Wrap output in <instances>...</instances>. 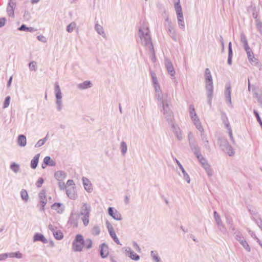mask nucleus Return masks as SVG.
<instances>
[{
  "label": "nucleus",
  "instance_id": "1",
  "mask_svg": "<svg viewBox=\"0 0 262 262\" xmlns=\"http://www.w3.org/2000/svg\"><path fill=\"white\" fill-rule=\"evenodd\" d=\"M138 35L142 45L148 48L149 51L154 55V48L151 41L150 31L148 27L145 24H143L139 28Z\"/></svg>",
  "mask_w": 262,
  "mask_h": 262
},
{
  "label": "nucleus",
  "instance_id": "2",
  "mask_svg": "<svg viewBox=\"0 0 262 262\" xmlns=\"http://www.w3.org/2000/svg\"><path fill=\"white\" fill-rule=\"evenodd\" d=\"M205 79L208 103L210 106H211L213 95V86L212 76L208 68H206L205 70Z\"/></svg>",
  "mask_w": 262,
  "mask_h": 262
},
{
  "label": "nucleus",
  "instance_id": "3",
  "mask_svg": "<svg viewBox=\"0 0 262 262\" xmlns=\"http://www.w3.org/2000/svg\"><path fill=\"white\" fill-rule=\"evenodd\" d=\"M59 186L61 189H65L66 190V193L70 199L75 200L77 197L75 184L74 181H67L66 185L63 181H59Z\"/></svg>",
  "mask_w": 262,
  "mask_h": 262
},
{
  "label": "nucleus",
  "instance_id": "4",
  "mask_svg": "<svg viewBox=\"0 0 262 262\" xmlns=\"http://www.w3.org/2000/svg\"><path fill=\"white\" fill-rule=\"evenodd\" d=\"M217 143L221 149L227 153L229 156H232L234 155L235 152L233 148L225 137H219L218 138Z\"/></svg>",
  "mask_w": 262,
  "mask_h": 262
},
{
  "label": "nucleus",
  "instance_id": "5",
  "mask_svg": "<svg viewBox=\"0 0 262 262\" xmlns=\"http://www.w3.org/2000/svg\"><path fill=\"white\" fill-rule=\"evenodd\" d=\"M91 210V207L90 205H88L86 203H83L81 207L80 212V213H78L80 215H83L82 220L83 225L85 226L88 225L89 223V217Z\"/></svg>",
  "mask_w": 262,
  "mask_h": 262
},
{
  "label": "nucleus",
  "instance_id": "6",
  "mask_svg": "<svg viewBox=\"0 0 262 262\" xmlns=\"http://www.w3.org/2000/svg\"><path fill=\"white\" fill-rule=\"evenodd\" d=\"M174 7L177 16L179 26L181 29L184 30L185 28V23L180 0H178L174 3Z\"/></svg>",
  "mask_w": 262,
  "mask_h": 262
},
{
  "label": "nucleus",
  "instance_id": "7",
  "mask_svg": "<svg viewBox=\"0 0 262 262\" xmlns=\"http://www.w3.org/2000/svg\"><path fill=\"white\" fill-rule=\"evenodd\" d=\"M161 103L162 104L163 114L164 115L168 123L171 122V121L174 120L173 114L169 107L168 101L166 100L163 99L162 100Z\"/></svg>",
  "mask_w": 262,
  "mask_h": 262
},
{
  "label": "nucleus",
  "instance_id": "8",
  "mask_svg": "<svg viewBox=\"0 0 262 262\" xmlns=\"http://www.w3.org/2000/svg\"><path fill=\"white\" fill-rule=\"evenodd\" d=\"M84 239L81 234H77L72 243V249L75 252H80L84 246Z\"/></svg>",
  "mask_w": 262,
  "mask_h": 262
},
{
  "label": "nucleus",
  "instance_id": "9",
  "mask_svg": "<svg viewBox=\"0 0 262 262\" xmlns=\"http://www.w3.org/2000/svg\"><path fill=\"white\" fill-rule=\"evenodd\" d=\"M54 92L56 99V104L57 106V110L58 112H60L62 108V93L60 86L57 82H56L54 84Z\"/></svg>",
  "mask_w": 262,
  "mask_h": 262
},
{
  "label": "nucleus",
  "instance_id": "10",
  "mask_svg": "<svg viewBox=\"0 0 262 262\" xmlns=\"http://www.w3.org/2000/svg\"><path fill=\"white\" fill-rule=\"evenodd\" d=\"M80 214L74 212L72 211L70 214L68 224L72 225L73 227L77 228L78 227V221L79 219Z\"/></svg>",
  "mask_w": 262,
  "mask_h": 262
},
{
  "label": "nucleus",
  "instance_id": "11",
  "mask_svg": "<svg viewBox=\"0 0 262 262\" xmlns=\"http://www.w3.org/2000/svg\"><path fill=\"white\" fill-rule=\"evenodd\" d=\"M16 7V3L14 0H9L7 5L6 12L9 16L14 17V10Z\"/></svg>",
  "mask_w": 262,
  "mask_h": 262
},
{
  "label": "nucleus",
  "instance_id": "12",
  "mask_svg": "<svg viewBox=\"0 0 262 262\" xmlns=\"http://www.w3.org/2000/svg\"><path fill=\"white\" fill-rule=\"evenodd\" d=\"M168 123L169 125H170L173 132L178 140L180 141L182 139V136L180 127L174 123L173 121H172L171 122Z\"/></svg>",
  "mask_w": 262,
  "mask_h": 262
},
{
  "label": "nucleus",
  "instance_id": "13",
  "mask_svg": "<svg viewBox=\"0 0 262 262\" xmlns=\"http://www.w3.org/2000/svg\"><path fill=\"white\" fill-rule=\"evenodd\" d=\"M108 213L114 220L120 221L122 220L121 214L114 208L110 207L108 208Z\"/></svg>",
  "mask_w": 262,
  "mask_h": 262
},
{
  "label": "nucleus",
  "instance_id": "14",
  "mask_svg": "<svg viewBox=\"0 0 262 262\" xmlns=\"http://www.w3.org/2000/svg\"><path fill=\"white\" fill-rule=\"evenodd\" d=\"M165 66L168 74H170L171 76L174 77L175 75V70L170 60L168 59H165Z\"/></svg>",
  "mask_w": 262,
  "mask_h": 262
},
{
  "label": "nucleus",
  "instance_id": "15",
  "mask_svg": "<svg viewBox=\"0 0 262 262\" xmlns=\"http://www.w3.org/2000/svg\"><path fill=\"white\" fill-rule=\"evenodd\" d=\"M100 255L102 258H105L108 255V247L105 243L101 244L100 246Z\"/></svg>",
  "mask_w": 262,
  "mask_h": 262
},
{
  "label": "nucleus",
  "instance_id": "16",
  "mask_svg": "<svg viewBox=\"0 0 262 262\" xmlns=\"http://www.w3.org/2000/svg\"><path fill=\"white\" fill-rule=\"evenodd\" d=\"M125 253L126 255L128 256L133 260L137 261L140 259V256L135 253L129 247L126 248Z\"/></svg>",
  "mask_w": 262,
  "mask_h": 262
},
{
  "label": "nucleus",
  "instance_id": "17",
  "mask_svg": "<svg viewBox=\"0 0 262 262\" xmlns=\"http://www.w3.org/2000/svg\"><path fill=\"white\" fill-rule=\"evenodd\" d=\"M225 217L226 223L228 225L229 229L232 230L233 232L235 231L236 229L233 225V220L232 217L228 214H225Z\"/></svg>",
  "mask_w": 262,
  "mask_h": 262
},
{
  "label": "nucleus",
  "instance_id": "18",
  "mask_svg": "<svg viewBox=\"0 0 262 262\" xmlns=\"http://www.w3.org/2000/svg\"><path fill=\"white\" fill-rule=\"evenodd\" d=\"M231 86L230 85L226 84V90L225 91V96L226 99V101L229 103L230 105L232 106V101L231 98Z\"/></svg>",
  "mask_w": 262,
  "mask_h": 262
},
{
  "label": "nucleus",
  "instance_id": "19",
  "mask_svg": "<svg viewBox=\"0 0 262 262\" xmlns=\"http://www.w3.org/2000/svg\"><path fill=\"white\" fill-rule=\"evenodd\" d=\"M248 60L251 65L256 67L259 70L261 69V63L259 61V60L257 58H255L254 56L249 59Z\"/></svg>",
  "mask_w": 262,
  "mask_h": 262
},
{
  "label": "nucleus",
  "instance_id": "20",
  "mask_svg": "<svg viewBox=\"0 0 262 262\" xmlns=\"http://www.w3.org/2000/svg\"><path fill=\"white\" fill-rule=\"evenodd\" d=\"M92 85L93 84L90 81L86 80L82 83H79L77 86L79 90H85L91 88Z\"/></svg>",
  "mask_w": 262,
  "mask_h": 262
},
{
  "label": "nucleus",
  "instance_id": "21",
  "mask_svg": "<svg viewBox=\"0 0 262 262\" xmlns=\"http://www.w3.org/2000/svg\"><path fill=\"white\" fill-rule=\"evenodd\" d=\"M54 177L56 180H62L66 178V173L64 171L58 170L55 172Z\"/></svg>",
  "mask_w": 262,
  "mask_h": 262
},
{
  "label": "nucleus",
  "instance_id": "22",
  "mask_svg": "<svg viewBox=\"0 0 262 262\" xmlns=\"http://www.w3.org/2000/svg\"><path fill=\"white\" fill-rule=\"evenodd\" d=\"M27 143L26 137L24 135H19L17 138V144L21 147H24Z\"/></svg>",
  "mask_w": 262,
  "mask_h": 262
},
{
  "label": "nucleus",
  "instance_id": "23",
  "mask_svg": "<svg viewBox=\"0 0 262 262\" xmlns=\"http://www.w3.org/2000/svg\"><path fill=\"white\" fill-rule=\"evenodd\" d=\"M39 154L36 155L31 161L30 166L32 169H34L37 167L39 161Z\"/></svg>",
  "mask_w": 262,
  "mask_h": 262
},
{
  "label": "nucleus",
  "instance_id": "24",
  "mask_svg": "<svg viewBox=\"0 0 262 262\" xmlns=\"http://www.w3.org/2000/svg\"><path fill=\"white\" fill-rule=\"evenodd\" d=\"M233 56V51L232 49V43L229 42L228 44V56L227 63L229 65H231L232 63V58Z\"/></svg>",
  "mask_w": 262,
  "mask_h": 262
},
{
  "label": "nucleus",
  "instance_id": "25",
  "mask_svg": "<svg viewBox=\"0 0 262 262\" xmlns=\"http://www.w3.org/2000/svg\"><path fill=\"white\" fill-rule=\"evenodd\" d=\"M189 146L190 147L191 150L193 152V154L198 152L200 150V148L198 146V144L196 143V142L194 141H190L189 143Z\"/></svg>",
  "mask_w": 262,
  "mask_h": 262
},
{
  "label": "nucleus",
  "instance_id": "26",
  "mask_svg": "<svg viewBox=\"0 0 262 262\" xmlns=\"http://www.w3.org/2000/svg\"><path fill=\"white\" fill-rule=\"evenodd\" d=\"M43 163L47 166H54L56 163L53 161L50 156H46L44 158Z\"/></svg>",
  "mask_w": 262,
  "mask_h": 262
},
{
  "label": "nucleus",
  "instance_id": "27",
  "mask_svg": "<svg viewBox=\"0 0 262 262\" xmlns=\"http://www.w3.org/2000/svg\"><path fill=\"white\" fill-rule=\"evenodd\" d=\"M18 30L21 31H25V32H34L36 30L33 27H28L26 26L25 24H22L19 28Z\"/></svg>",
  "mask_w": 262,
  "mask_h": 262
},
{
  "label": "nucleus",
  "instance_id": "28",
  "mask_svg": "<svg viewBox=\"0 0 262 262\" xmlns=\"http://www.w3.org/2000/svg\"><path fill=\"white\" fill-rule=\"evenodd\" d=\"M95 29L99 34L102 35L104 38L106 37V35L104 32L102 26L98 24H96L95 26Z\"/></svg>",
  "mask_w": 262,
  "mask_h": 262
},
{
  "label": "nucleus",
  "instance_id": "29",
  "mask_svg": "<svg viewBox=\"0 0 262 262\" xmlns=\"http://www.w3.org/2000/svg\"><path fill=\"white\" fill-rule=\"evenodd\" d=\"M91 181H83V184L85 190L88 192H91L93 190L92 184Z\"/></svg>",
  "mask_w": 262,
  "mask_h": 262
},
{
  "label": "nucleus",
  "instance_id": "30",
  "mask_svg": "<svg viewBox=\"0 0 262 262\" xmlns=\"http://www.w3.org/2000/svg\"><path fill=\"white\" fill-rule=\"evenodd\" d=\"M20 197L23 201L27 202L29 200L28 193L26 190L23 189L20 191Z\"/></svg>",
  "mask_w": 262,
  "mask_h": 262
},
{
  "label": "nucleus",
  "instance_id": "31",
  "mask_svg": "<svg viewBox=\"0 0 262 262\" xmlns=\"http://www.w3.org/2000/svg\"><path fill=\"white\" fill-rule=\"evenodd\" d=\"M189 114L192 120L197 118V115L195 112V109L193 105H189Z\"/></svg>",
  "mask_w": 262,
  "mask_h": 262
},
{
  "label": "nucleus",
  "instance_id": "32",
  "mask_svg": "<svg viewBox=\"0 0 262 262\" xmlns=\"http://www.w3.org/2000/svg\"><path fill=\"white\" fill-rule=\"evenodd\" d=\"M214 217L215 221L217 225V227L221 226L223 224V222L220 217V216L218 214L216 211H214L213 212Z\"/></svg>",
  "mask_w": 262,
  "mask_h": 262
},
{
  "label": "nucleus",
  "instance_id": "33",
  "mask_svg": "<svg viewBox=\"0 0 262 262\" xmlns=\"http://www.w3.org/2000/svg\"><path fill=\"white\" fill-rule=\"evenodd\" d=\"M194 124L195 125L196 128L200 131L202 132L204 130V129L201 125V123L200 122L199 118L197 117V118H195L193 120Z\"/></svg>",
  "mask_w": 262,
  "mask_h": 262
},
{
  "label": "nucleus",
  "instance_id": "34",
  "mask_svg": "<svg viewBox=\"0 0 262 262\" xmlns=\"http://www.w3.org/2000/svg\"><path fill=\"white\" fill-rule=\"evenodd\" d=\"M121 152L123 156H124L127 150V146L126 143L124 141H122L120 143Z\"/></svg>",
  "mask_w": 262,
  "mask_h": 262
},
{
  "label": "nucleus",
  "instance_id": "35",
  "mask_svg": "<svg viewBox=\"0 0 262 262\" xmlns=\"http://www.w3.org/2000/svg\"><path fill=\"white\" fill-rule=\"evenodd\" d=\"M176 162H177V164L178 165L179 168L182 170V171L184 174V178L185 179V180H188H188H190L188 174L185 172L182 164L180 163V162L177 159H176Z\"/></svg>",
  "mask_w": 262,
  "mask_h": 262
},
{
  "label": "nucleus",
  "instance_id": "36",
  "mask_svg": "<svg viewBox=\"0 0 262 262\" xmlns=\"http://www.w3.org/2000/svg\"><path fill=\"white\" fill-rule=\"evenodd\" d=\"M61 205L62 204L60 203H55L51 206V208L52 209L57 210L58 213H61L63 210L61 209L60 210L59 209Z\"/></svg>",
  "mask_w": 262,
  "mask_h": 262
},
{
  "label": "nucleus",
  "instance_id": "37",
  "mask_svg": "<svg viewBox=\"0 0 262 262\" xmlns=\"http://www.w3.org/2000/svg\"><path fill=\"white\" fill-rule=\"evenodd\" d=\"M10 169L15 173L18 172L20 170L19 164L13 162L10 165Z\"/></svg>",
  "mask_w": 262,
  "mask_h": 262
},
{
  "label": "nucleus",
  "instance_id": "38",
  "mask_svg": "<svg viewBox=\"0 0 262 262\" xmlns=\"http://www.w3.org/2000/svg\"><path fill=\"white\" fill-rule=\"evenodd\" d=\"M244 48L246 52V53L247 54L248 59H250L252 57L254 56L253 53L251 49V48L249 47V45L247 46H246Z\"/></svg>",
  "mask_w": 262,
  "mask_h": 262
},
{
  "label": "nucleus",
  "instance_id": "39",
  "mask_svg": "<svg viewBox=\"0 0 262 262\" xmlns=\"http://www.w3.org/2000/svg\"><path fill=\"white\" fill-rule=\"evenodd\" d=\"M110 235L111 237L113 239L114 241L118 245H121V244L120 243V241L117 237L115 232L114 231H110Z\"/></svg>",
  "mask_w": 262,
  "mask_h": 262
},
{
  "label": "nucleus",
  "instance_id": "40",
  "mask_svg": "<svg viewBox=\"0 0 262 262\" xmlns=\"http://www.w3.org/2000/svg\"><path fill=\"white\" fill-rule=\"evenodd\" d=\"M53 235L54 237L57 240H60L63 237V233L60 230H58L56 231Z\"/></svg>",
  "mask_w": 262,
  "mask_h": 262
},
{
  "label": "nucleus",
  "instance_id": "41",
  "mask_svg": "<svg viewBox=\"0 0 262 262\" xmlns=\"http://www.w3.org/2000/svg\"><path fill=\"white\" fill-rule=\"evenodd\" d=\"M91 233L93 235H98L100 233V229L98 226H95L92 229Z\"/></svg>",
  "mask_w": 262,
  "mask_h": 262
},
{
  "label": "nucleus",
  "instance_id": "42",
  "mask_svg": "<svg viewBox=\"0 0 262 262\" xmlns=\"http://www.w3.org/2000/svg\"><path fill=\"white\" fill-rule=\"evenodd\" d=\"M240 244L243 246V247L247 251H251V248L246 240L244 239L243 241H240Z\"/></svg>",
  "mask_w": 262,
  "mask_h": 262
},
{
  "label": "nucleus",
  "instance_id": "43",
  "mask_svg": "<svg viewBox=\"0 0 262 262\" xmlns=\"http://www.w3.org/2000/svg\"><path fill=\"white\" fill-rule=\"evenodd\" d=\"M226 128L229 131V137H230V138L231 140L233 142H234V139H233V135H232V130H231V128L230 127L229 121H227V123H226Z\"/></svg>",
  "mask_w": 262,
  "mask_h": 262
},
{
  "label": "nucleus",
  "instance_id": "44",
  "mask_svg": "<svg viewBox=\"0 0 262 262\" xmlns=\"http://www.w3.org/2000/svg\"><path fill=\"white\" fill-rule=\"evenodd\" d=\"M150 254L153 259L155 260L156 262H158L161 260L160 257L159 256L158 253L155 251H151L150 252Z\"/></svg>",
  "mask_w": 262,
  "mask_h": 262
},
{
  "label": "nucleus",
  "instance_id": "45",
  "mask_svg": "<svg viewBox=\"0 0 262 262\" xmlns=\"http://www.w3.org/2000/svg\"><path fill=\"white\" fill-rule=\"evenodd\" d=\"M84 246H85L86 248L88 249L91 248L93 244L92 239L90 238H86L85 240H84Z\"/></svg>",
  "mask_w": 262,
  "mask_h": 262
},
{
  "label": "nucleus",
  "instance_id": "46",
  "mask_svg": "<svg viewBox=\"0 0 262 262\" xmlns=\"http://www.w3.org/2000/svg\"><path fill=\"white\" fill-rule=\"evenodd\" d=\"M44 237L43 235L40 233H35L33 237V241L36 242V241H40L42 239L43 237Z\"/></svg>",
  "mask_w": 262,
  "mask_h": 262
},
{
  "label": "nucleus",
  "instance_id": "47",
  "mask_svg": "<svg viewBox=\"0 0 262 262\" xmlns=\"http://www.w3.org/2000/svg\"><path fill=\"white\" fill-rule=\"evenodd\" d=\"M241 41L243 43L244 47L248 46L247 39L244 33L241 34Z\"/></svg>",
  "mask_w": 262,
  "mask_h": 262
},
{
  "label": "nucleus",
  "instance_id": "48",
  "mask_svg": "<svg viewBox=\"0 0 262 262\" xmlns=\"http://www.w3.org/2000/svg\"><path fill=\"white\" fill-rule=\"evenodd\" d=\"M253 113L257 119V122L259 123V125H260L261 127L262 128V121L259 116L258 112L256 110H254Z\"/></svg>",
  "mask_w": 262,
  "mask_h": 262
},
{
  "label": "nucleus",
  "instance_id": "49",
  "mask_svg": "<svg viewBox=\"0 0 262 262\" xmlns=\"http://www.w3.org/2000/svg\"><path fill=\"white\" fill-rule=\"evenodd\" d=\"M233 233L235 235V238L237 241L240 242V241L244 240V239H243L244 237L242 233H240L239 232H237L236 231H235L233 232Z\"/></svg>",
  "mask_w": 262,
  "mask_h": 262
},
{
  "label": "nucleus",
  "instance_id": "50",
  "mask_svg": "<svg viewBox=\"0 0 262 262\" xmlns=\"http://www.w3.org/2000/svg\"><path fill=\"white\" fill-rule=\"evenodd\" d=\"M11 97L9 96H7L4 100V104H3V108H6L8 107L9 105L10 102Z\"/></svg>",
  "mask_w": 262,
  "mask_h": 262
},
{
  "label": "nucleus",
  "instance_id": "51",
  "mask_svg": "<svg viewBox=\"0 0 262 262\" xmlns=\"http://www.w3.org/2000/svg\"><path fill=\"white\" fill-rule=\"evenodd\" d=\"M75 26H76V24L74 22L70 24L67 27L66 30H67V32H72L73 31L74 29L75 28Z\"/></svg>",
  "mask_w": 262,
  "mask_h": 262
},
{
  "label": "nucleus",
  "instance_id": "52",
  "mask_svg": "<svg viewBox=\"0 0 262 262\" xmlns=\"http://www.w3.org/2000/svg\"><path fill=\"white\" fill-rule=\"evenodd\" d=\"M29 67L30 71H36V62L35 61H31L29 64Z\"/></svg>",
  "mask_w": 262,
  "mask_h": 262
},
{
  "label": "nucleus",
  "instance_id": "53",
  "mask_svg": "<svg viewBox=\"0 0 262 262\" xmlns=\"http://www.w3.org/2000/svg\"><path fill=\"white\" fill-rule=\"evenodd\" d=\"M46 190L45 189H42L39 193V198L40 201L41 200H46Z\"/></svg>",
  "mask_w": 262,
  "mask_h": 262
},
{
  "label": "nucleus",
  "instance_id": "54",
  "mask_svg": "<svg viewBox=\"0 0 262 262\" xmlns=\"http://www.w3.org/2000/svg\"><path fill=\"white\" fill-rule=\"evenodd\" d=\"M254 221L259 228L262 230V220L261 218L259 217H258V219H256L255 217H254Z\"/></svg>",
  "mask_w": 262,
  "mask_h": 262
},
{
  "label": "nucleus",
  "instance_id": "55",
  "mask_svg": "<svg viewBox=\"0 0 262 262\" xmlns=\"http://www.w3.org/2000/svg\"><path fill=\"white\" fill-rule=\"evenodd\" d=\"M249 211L250 214L252 215V219L253 220H254V217H255L256 219H258V217H260L259 214L255 211L252 210L251 209H249Z\"/></svg>",
  "mask_w": 262,
  "mask_h": 262
},
{
  "label": "nucleus",
  "instance_id": "56",
  "mask_svg": "<svg viewBox=\"0 0 262 262\" xmlns=\"http://www.w3.org/2000/svg\"><path fill=\"white\" fill-rule=\"evenodd\" d=\"M151 78H152V81L153 82L154 85L159 84L156 74L154 73H151Z\"/></svg>",
  "mask_w": 262,
  "mask_h": 262
},
{
  "label": "nucleus",
  "instance_id": "57",
  "mask_svg": "<svg viewBox=\"0 0 262 262\" xmlns=\"http://www.w3.org/2000/svg\"><path fill=\"white\" fill-rule=\"evenodd\" d=\"M199 161L204 160V157L202 155L201 151L194 154Z\"/></svg>",
  "mask_w": 262,
  "mask_h": 262
},
{
  "label": "nucleus",
  "instance_id": "58",
  "mask_svg": "<svg viewBox=\"0 0 262 262\" xmlns=\"http://www.w3.org/2000/svg\"><path fill=\"white\" fill-rule=\"evenodd\" d=\"M45 140H42V139H40L39 140L35 145V147L36 148H38L40 146H41L42 145H43L45 142Z\"/></svg>",
  "mask_w": 262,
  "mask_h": 262
},
{
  "label": "nucleus",
  "instance_id": "59",
  "mask_svg": "<svg viewBox=\"0 0 262 262\" xmlns=\"http://www.w3.org/2000/svg\"><path fill=\"white\" fill-rule=\"evenodd\" d=\"M222 119L225 125H226V123H227V121H228V120L226 114L224 112L222 113Z\"/></svg>",
  "mask_w": 262,
  "mask_h": 262
},
{
  "label": "nucleus",
  "instance_id": "60",
  "mask_svg": "<svg viewBox=\"0 0 262 262\" xmlns=\"http://www.w3.org/2000/svg\"><path fill=\"white\" fill-rule=\"evenodd\" d=\"M48 228L50 230H51L53 234H54L55 232H56V231L58 230L57 227L53 226L51 224H50L48 226Z\"/></svg>",
  "mask_w": 262,
  "mask_h": 262
},
{
  "label": "nucleus",
  "instance_id": "61",
  "mask_svg": "<svg viewBox=\"0 0 262 262\" xmlns=\"http://www.w3.org/2000/svg\"><path fill=\"white\" fill-rule=\"evenodd\" d=\"M201 132V139L203 142H205L207 141H208L206 135L204 134V131L200 132Z\"/></svg>",
  "mask_w": 262,
  "mask_h": 262
},
{
  "label": "nucleus",
  "instance_id": "62",
  "mask_svg": "<svg viewBox=\"0 0 262 262\" xmlns=\"http://www.w3.org/2000/svg\"><path fill=\"white\" fill-rule=\"evenodd\" d=\"M40 203L41 204V207L40 208V210L41 211H44V210H45V206L47 204V200H41V201H40Z\"/></svg>",
  "mask_w": 262,
  "mask_h": 262
},
{
  "label": "nucleus",
  "instance_id": "63",
  "mask_svg": "<svg viewBox=\"0 0 262 262\" xmlns=\"http://www.w3.org/2000/svg\"><path fill=\"white\" fill-rule=\"evenodd\" d=\"M133 245L134 247L135 248V249L138 252H139V253L141 252V248H140V247L139 246V245L136 242H133Z\"/></svg>",
  "mask_w": 262,
  "mask_h": 262
},
{
  "label": "nucleus",
  "instance_id": "64",
  "mask_svg": "<svg viewBox=\"0 0 262 262\" xmlns=\"http://www.w3.org/2000/svg\"><path fill=\"white\" fill-rule=\"evenodd\" d=\"M256 26L260 33L262 34V23L260 21L257 23Z\"/></svg>",
  "mask_w": 262,
  "mask_h": 262
}]
</instances>
